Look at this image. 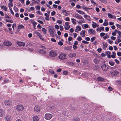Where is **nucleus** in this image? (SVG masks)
Instances as JSON below:
<instances>
[{
  "label": "nucleus",
  "instance_id": "obj_9",
  "mask_svg": "<svg viewBox=\"0 0 121 121\" xmlns=\"http://www.w3.org/2000/svg\"><path fill=\"white\" fill-rule=\"evenodd\" d=\"M3 44L5 46H11L12 44V43L10 42L7 41L4 42Z\"/></svg>",
  "mask_w": 121,
  "mask_h": 121
},
{
  "label": "nucleus",
  "instance_id": "obj_26",
  "mask_svg": "<svg viewBox=\"0 0 121 121\" xmlns=\"http://www.w3.org/2000/svg\"><path fill=\"white\" fill-rule=\"evenodd\" d=\"M13 10L15 12H17L18 11V9L15 5L14 6Z\"/></svg>",
  "mask_w": 121,
  "mask_h": 121
},
{
  "label": "nucleus",
  "instance_id": "obj_25",
  "mask_svg": "<svg viewBox=\"0 0 121 121\" xmlns=\"http://www.w3.org/2000/svg\"><path fill=\"white\" fill-rule=\"evenodd\" d=\"M97 79L98 81L101 82H102L104 80V78H101L100 77H98L97 78Z\"/></svg>",
  "mask_w": 121,
  "mask_h": 121
},
{
  "label": "nucleus",
  "instance_id": "obj_54",
  "mask_svg": "<svg viewBox=\"0 0 121 121\" xmlns=\"http://www.w3.org/2000/svg\"><path fill=\"white\" fill-rule=\"evenodd\" d=\"M116 26L119 28L120 29L121 28V26L118 24H116Z\"/></svg>",
  "mask_w": 121,
  "mask_h": 121
},
{
  "label": "nucleus",
  "instance_id": "obj_6",
  "mask_svg": "<svg viewBox=\"0 0 121 121\" xmlns=\"http://www.w3.org/2000/svg\"><path fill=\"white\" fill-rule=\"evenodd\" d=\"M40 108L39 106L36 105L34 108V110L35 112H39L40 111Z\"/></svg>",
  "mask_w": 121,
  "mask_h": 121
},
{
  "label": "nucleus",
  "instance_id": "obj_61",
  "mask_svg": "<svg viewBox=\"0 0 121 121\" xmlns=\"http://www.w3.org/2000/svg\"><path fill=\"white\" fill-rule=\"evenodd\" d=\"M92 26L93 28H95L96 27V23H95L94 24H93L92 25Z\"/></svg>",
  "mask_w": 121,
  "mask_h": 121
},
{
  "label": "nucleus",
  "instance_id": "obj_39",
  "mask_svg": "<svg viewBox=\"0 0 121 121\" xmlns=\"http://www.w3.org/2000/svg\"><path fill=\"white\" fill-rule=\"evenodd\" d=\"M106 36L103 37V38L105 39H106L107 38H109V36L107 34H105Z\"/></svg>",
  "mask_w": 121,
  "mask_h": 121
},
{
  "label": "nucleus",
  "instance_id": "obj_50",
  "mask_svg": "<svg viewBox=\"0 0 121 121\" xmlns=\"http://www.w3.org/2000/svg\"><path fill=\"white\" fill-rule=\"evenodd\" d=\"M108 24V22H105L103 24V25L104 26H106Z\"/></svg>",
  "mask_w": 121,
  "mask_h": 121
},
{
  "label": "nucleus",
  "instance_id": "obj_49",
  "mask_svg": "<svg viewBox=\"0 0 121 121\" xmlns=\"http://www.w3.org/2000/svg\"><path fill=\"white\" fill-rule=\"evenodd\" d=\"M73 47L74 50H76L78 48V47L77 46H76V45H74V44L73 46Z\"/></svg>",
  "mask_w": 121,
  "mask_h": 121
},
{
  "label": "nucleus",
  "instance_id": "obj_36",
  "mask_svg": "<svg viewBox=\"0 0 121 121\" xmlns=\"http://www.w3.org/2000/svg\"><path fill=\"white\" fill-rule=\"evenodd\" d=\"M8 6L9 7L11 8L13 7V5L12 2L9 3L8 4Z\"/></svg>",
  "mask_w": 121,
  "mask_h": 121
},
{
  "label": "nucleus",
  "instance_id": "obj_7",
  "mask_svg": "<svg viewBox=\"0 0 121 121\" xmlns=\"http://www.w3.org/2000/svg\"><path fill=\"white\" fill-rule=\"evenodd\" d=\"M4 104L5 105L9 106L12 105V102L10 100H6L4 101Z\"/></svg>",
  "mask_w": 121,
  "mask_h": 121
},
{
  "label": "nucleus",
  "instance_id": "obj_47",
  "mask_svg": "<svg viewBox=\"0 0 121 121\" xmlns=\"http://www.w3.org/2000/svg\"><path fill=\"white\" fill-rule=\"evenodd\" d=\"M107 42L111 44L113 42L112 40H111L110 39H109L107 40Z\"/></svg>",
  "mask_w": 121,
  "mask_h": 121
},
{
  "label": "nucleus",
  "instance_id": "obj_32",
  "mask_svg": "<svg viewBox=\"0 0 121 121\" xmlns=\"http://www.w3.org/2000/svg\"><path fill=\"white\" fill-rule=\"evenodd\" d=\"M76 29L78 31H80L81 30V27L79 26H77L76 27Z\"/></svg>",
  "mask_w": 121,
  "mask_h": 121
},
{
  "label": "nucleus",
  "instance_id": "obj_35",
  "mask_svg": "<svg viewBox=\"0 0 121 121\" xmlns=\"http://www.w3.org/2000/svg\"><path fill=\"white\" fill-rule=\"evenodd\" d=\"M72 19V22L73 24H75L76 23V20L74 18H73Z\"/></svg>",
  "mask_w": 121,
  "mask_h": 121
},
{
  "label": "nucleus",
  "instance_id": "obj_21",
  "mask_svg": "<svg viewBox=\"0 0 121 121\" xmlns=\"http://www.w3.org/2000/svg\"><path fill=\"white\" fill-rule=\"evenodd\" d=\"M31 23L33 24V27H35V26L37 24V23L33 20H31Z\"/></svg>",
  "mask_w": 121,
  "mask_h": 121
},
{
  "label": "nucleus",
  "instance_id": "obj_13",
  "mask_svg": "<svg viewBox=\"0 0 121 121\" xmlns=\"http://www.w3.org/2000/svg\"><path fill=\"white\" fill-rule=\"evenodd\" d=\"M69 57L72 58L76 56V54L75 53L71 52L68 55Z\"/></svg>",
  "mask_w": 121,
  "mask_h": 121
},
{
  "label": "nucleus",
  "instance_id": "obj_22",
  "mask_svg": "<svg viewBox=\"0 0 121 121\" xmlns=\"http://www.w3.org/2000/svg\"><path fill=\"white\" fill-rule=\"evenodd\" d=\"M4 114V112L2 109H0V116L2 117Z\"/></svg>",
  "mask_w": 121,
  "mask_h": 121
},
{
  "label": "nucleus",
  "instance_id": "obj_64",
  "mask_svg": "<svg viewBox=\"0 0 121 121\" xmlns=\"http://www.w3.org/2000/svg\"><path fill=\"white\" fill-rule=\"evenodd\" d=\"M117 55L119 56H121V52H118L117 53Z\"/></svg>",
  "mask_w": 121,
  "mask_h": 121
},
{
  "label": "nucleus",
  "instance_id": "obj_27",
  "mask_svg": "<svg viewBox=\"0 0 121 121\" xmlns=\"http://www.w3.org/2000/svg\"><path fill=\"white\" fill-rule=\"evenodd\" d=\"M118 72L117 71H115L111 73V74L112 75H114L115 74H117L118 73Z\"/></svg>",
  "mask_w": 121,
  "mask_h": 121
},
{
  "label": "nucleus",
  "instance_id": "obj_56",
  "mask_svg": "<svg viewBox=\"0 0 121 121\" xmlns=\"http://www.w3.org/2000/svg\"><path fill=\"white\" fill-rule=\"evenodd\" d=\"M69 63L70 65H71L73 66H74V64L72 62H69Z\"/></svg>",
  "mask_w": 121,
  "mask_h": 121
},
{
  "label": "nucleus",
  "instance_id": "obj_3",
  "mask_svg": "<svg viewBox=\"0 0 121 121\" xmlns=\"http://www.w3.org/2000/svg\"><path fill=\"white\" fill-rule=\"evenodd\" d=\"M49 54L50 56L52 57H55L57 55L56 52L53 50L50 51L49 52Z\"/></svg>",
  "mask_w": 121,
  "mask_h": 121
},
{
  "label": "nucleus",
  "instance_id": "obj_52",
  "mask_svg": "<svg viewBox=\"0 0 121 121\" xmlns=\"http://www.w3.org/2000/svg\"><path fill=\"white\" fill-rule=\"evenodd\" d=\"M38 22L39 23L43 25L44 24L43 23V22L42 21L40 20H37Z\"/></svg>",
  "mask_w": 121,
  "mask_h": 121
},
{
  "label": "nucleus",
  "instance_id": "obj_45",
  "mask_svg": "<svg viewBox=\"0 0 121 121\" xmlns=\"http://www.w3.org/2000/svg\"><path fill=\"white\" fill-rule=\"evenodd\" d=\"M62 13H67V14H68V13H67V12H68V11H66L65 10L63 9V10H62Z\"/></svg>",
  "mask_w": 121,
  "mask_h": 121
},
{
  "label": "nucleus",
  "instance_id": "obj_11",
  "mask_svg": "<svg viewBox=\"0 0 121 121\" xmlns=\"http://www.w3.org/2000/svg\"><path fill=\"white\" fill-rule=\"evenodd\" d=\"M102 69L104 71H107L108 69V66L105 64L102 65L101 66Z\"/></svg>",
  "mask_w": 121,
  "mask_h": 121
},
{
  "label": "nucleus",
  "instance_id": "obj_4",
  "mask_svg": "<svg viewBox=\"0 0 121 121\" xmlns=\"http://www.w3.org/2000/svg\"><path fill=\"white\" fill-rule=\"evenodd\" d=\"M16 108L18 111H21L23 110L24 109V107L22 105H18L17 106Z\"/></svg>",
  "mask_w": 121,
  "mask_h": 121
},
{
  "label": "nucleus",
  "instance_id": "obj_53",
  "mask_svg": "<svg viewBox=\"0 0 121 121\" xmlns=\"http://www.w3.org/2000/svg\"><path fill=\"white\" fill-rule=\"evenodd\" d=\"M55 27L56 29L57 30L59 28V26L57 25H55Z\"/></svg>",
  "mask_w": 121,
  "mask_h": 121
},
{
  "label": "nucleus",
  "instance_id": "obj_37",
  "mask_svg": "<svg viewBox=\"0 0 121 121\" xmlns=\"http://www.w3.org/2000/svg\"><path fill=\"white\" fill-rule=\"evenodd\" d=\"M94 61L95 64H97L99 62V60L96 59H95L94 60Z\"/></svg>",
  "mask_w": 121,
  "mask_h": 121
},
{
  "label": "nucleus",
  "instance_id": "obj_28",
  "mask_svg": "<svg viewBox=\"0 0 121 121\" xmlns=\"http://www.w3.org/2000/svg\"><path fill=\"white\" fill-rule=\"evenodd\" d=\"M77 11L79 13L81 14H84L85 13L80 10H77Z\"/></svg>",
  "mask_w": 121,
  "mask_h": 121
},
{
  "label": "nucleus",
  "instance_id": "obj_17",
  "mask_svg": "<svg viewBox=\"0 0 121 121\" xmlns=\"http://www.w3.org/2000/svg\"><path fill=\"white\" fill-rule=\"evenodd\" d=\"M85 30H82L81 31L80 33V35L82 37H84L85 35Z\"/></svg>",
  "mask_w": 121,
  "mask_h": 121
},
{
  "label": "nucleus",
  "instance_id": "obj_34",
  "mask_svg": "<svg viewBox=\"0 0 121 121\" xmlns=\"http://www.w3.org/2000/svg\"><path fill=\"white\" fill-rule=\"evenodd\" d=\"M70 26H65L64 28L66 30H68L70 28Z\"/></svg>",
  "mask_w": 121,
  "mask_h": 121
},
{
  "label": "nucleus",
  "instance_id": "obj_14",
  "mask_svg": "<svg viewBox=\"0 0 121 121\" xmlns=\"http://www.w3.org/2000/svg\"><path fill=\"white\" fill-rule=\"evenodd\" d=\"M39 119V117L36 116H33V121H38Z\"/></svg>",
  "mask_w": 121,
  "mask_h": 121
},
{
  "label": "nucleus",
  "instance_id": "obj_18",
  "mask_svg": "<svg viewBox=\"0 0 121 121\" xmlns=\"http://www.w3.org/2000/svg\"><path fill=\"white\" fill-rule=\"evenodd\" d=\"M105 53L107 55V56L108 58H109L111 57V52L108 51L106 52H105Z\"/></svg>",
  "mask_w": 121,
  "mask_h": 121
},
{
  "label": "nucleus",
  "instance_id": "obj_51",
  "mask_svg": "<svg viewBox=\"0 0 121 121\" xmlns=\"http://www.w3.org/2000/svg\"><path fill=\"white\" fill-rule=\"evenodd\" d=\"M82 43H83L85 44H88L89 43V42H87L85 40L82 41Z\"/></svg>",
  "mask_w": 121,
  "mask_h": 121
},
{
  "label": "nucleus",
  "instance_id": "obj_41",
  "mask_svg": "<svg viewBox=\"0 0 121 121\" xmlns=\"http://www.w3.org/2000/svg\"><path fill=\"white\" fill-rule=\"evenodd\" d=\"M109 64L111 66H113L114 65V63L112 61H109Z\"/></svg>",
  "mask_w": 121,
  "mask_h": 121
},
{
  "label": "nucleus",
  "instance_id": "obj_16",
  "mask_svg": "<svg viewBox=\"0 0 121 121\" xmlns=\"http://www.w3.org/2000/svg\"><path fill=\"white\" fill-rule=\"evenodd\" d=\"M39 53L41 54H43L46 53V51L42 49H40L39 51Z\"/></svg>",
  "mask_w": 121,
  "mask_h": 121
},
{
  "label": "nucleus",
  "instance_id": "obj_55",
  "mask_svg": "<svg viewBox=\"0 0 121 121\" xmlns=\"http://www.w3.org/2000/svg\"><path fill=\"white\" fill-rule=\"evenodd\" d=\"M40 7L39 6H35L36 9L37 10H40Z\"/></svg>",
  "mask_w": 121,
  "mask_h": 121
},
{
  "label": "nucleus",
  "instance_id": "obj_60",
  "mask_svg": "<svg viewBox=\"0 0 121 121\" xmlns=\"http://www.w3.org/2000/svg\"><path fill=\"white\" fill-rule=\"evenodd\" d=\"M37 27L40 29H41L42 28V26L40 24H38L37 26Z\"/></svg>",
  "mask_w": 121,
  "mask_h": 121
},
{
  "label": "nucleus",
  "instance_id": "obj_43",
  "mask_svg": "<svg viewBox=\"0 0 121 121\" xmlns=\"http://www.w3.org/2000/svg\"><path fill=\"white\" fill-rule=\"evenodd\" d=\"M82 8L85 10H88L89 9V8L84 6H82Z\"/></svg>",
  "mask_w": 121,
  "mask_h": 121
},
{
  "label": "nucleus",
  "instance_id": "obj_42",
  "mask_svg": "<svg viewBox=\"0 0 121 121\" xmlns=\"http://www.w3.org/2000/svg\"><path fill=\"white\" fill-rule=\"evenodd\" d=\"M35 16L34 14H30L29 15V17L30 18H33L35 17Z\"/></svg>",
  "mask_w": 121,
  "mask_h": 121
},
{
  "label": "nucleus",
  "instance_id": "obj_44",
  "mask_svg": "<svg viewBox=\"0 0 121 121\" xmlns=\"http://www.w3.org/2000/svg\"><path fill=\"white\" fill-rule=\"evenodd\" d=\"M95 37H93L91 38V42H93L95 40Z\"/></svg>",
  "mask_w": 121,
  "mask_h": 121
},
{
  "label": "nucleus",
  "instance_id": "obj_57",
  "mask_svg": "<svg viewBox=\"0 0 121 121\" xmlns=\"http://www.w3.org/2000/svg\"><path fill=\"white\" fill-rule=\"evenodd\" d=\"M60 31L62 30L63 29V27L62 26L60 25Z\"/></svg>",
  "mask_w": 121,
  "mask_h": 121
},
{
  "label": "nucleus",
  "instance_id": "obj_62",
  "mask_svg": "<svg viewBox=\"0 0 121 121\" xmlns=\"http://www.w3.org/2000/svg\"><path fill=\"white\" fill-rule=\"evenodd\" d=\"M63 73L64 75H67L68 74V72L66 71H65L63 72Z\"/></svg>",
  "mask_w": 121,
  "mask_h": 121
},
{
  "label": "nucleus",
  "instance_id": "obj_5",
  "mask_svg": "<svg viewBox=\"0 0 121 121\" xmlns=\"http://www.w3.org/2000/svg\"><path fill=\"white\" fill-rule=\"evenodd\" d=\"M52 115L49 113L46 114L44 116V118L47 120H49L52 117Z\"/></svg>",
  "mask_w": 121,
  "mask_h": 121
},
{
  "label": "nucleus",
  "instance_id": "obj_24",
  "mask_svg": "<svg viewBox=\"0 0 121 121\" xmlns=\"http://www.w3.org/2000/svg\"><path fill=\"white\" fill-rule=\"evenodd\" d=\"M112 54L111 55V57L112 58H115L116 56V54L115 52H112Z\"/></svg>",
  "mask_w": 121,
  "mask_h": 121
},
{
  "label": "nucleus",
  "instance_id": "obj_40",
  "mask_svg": "<svg viewBox=\"0 0 121 121\" xmlns=\"http://www.w3.org/2000/svg\"><path fill=\"white\" fill-rule=\"evenodd\" d=\"M6 21L7 22H10L11 23H13V21L11 20L6 19Z\"/></svg>",
  "mask_w": 121,
  "mask_h": 121
},
{
  "label": "nucleus",
  "instance_id": "obj_48",
  "mask_svg": "<svg viewBox=\"0 0 121 121\" xmlns=\"http://www.w3.org/2000/svg\"><path fill=\"white\" fill-rule=\"evenodd\" d=\"M36 13H37L39 14L40 15H43L42 13L40 11H37Z\"/></svg>",
  "mask_w": 121,
  "mask_h": 121
},
{
  "label": "nucleus",
  "instance_id": "obj_33",
  "mask_svg": "<svg viewBox=\"0 0 121 121\" xmlns=\"http://www.w3.org/2000/svg\"><path fill=\"white\" fill-rule=\"evenodd\" d=\"M24 27L23 25H19L18 26V29L24 28Z\"/></svg>",
  "mask_w": 121,
  "mask_h": 121
},
{
  "label": "nucleus",
  "instance_id": "obj_1",
  "mask_svg": "<svg viewBox=\"0 0 121 121\" xmlns=\"http://www.w3.org/2000/svg\"><path fill=\"white\" fill-rule=\"evenodd\" d=\"M48 30L50 33V35L51 36L54 37L55 35H57L56 32L54 28L51 26H50L48 27Z\"/></svg>",
  "mask_w": 121,
  "mask_h": 121
},
{
  "label": "nucleus",
  "instance_id": "obj_2",
  "mask_svg": "<svg viewBox=\"0 0 121 121\" xmlns=\"http://www.w3.org/2000/svg\"><path fill=\"white\" fill-rule=\"evenodd\" d=\"M66 55L65 54L61 53L59 56V57L60 59L63 60L66 58Z\"/></svg>",
  "mask_w": 121,
  "mask_h": 121
},
{
  "label": "nucleus",
  "instance_id": "obj_58",
  "mask_svg": "<svg viewBox=\"0 0 121 121\" xmlns=\"http://www.w3.org/2000/svg\"><path fill=\"white\" fill-rule=\"evenodd\" d=\"M56 14V12L53 11L51 13V14L52 16H53Z\"/></svg>",
  "mask_w": 121,
  "mask_h": 121
},
{
  "label": "nucleus",
  "instance_id": "obj_10",
  "mask_svg": "<svg viewBox=\"0 0 121 121\" xmlns=\"http://www.w3.org/2000/svg\"><path fill=\"white\" fill-rule=\"evenodd\" d=\"M33 33L35 35L38 36L41 39L43 40V39L42 38V35L39 32L35 31Z\"/></svg>",
  "mask_w": 121,
  "mask_h": 121
},
{
  "label": "nucleus",
  "instance_id": "obj_12",
  "mask_svg": "<svg viewBox=\"0 0 121 121\" xmlns=\"http://www.w3.org/2000/svg\"><path fill=\"white\" fill-rule=\"evenodd\" d=\"M88 33L91 35H94L95 34V31L92 29H89L88 30Z\"/></svg>",
  "mask_w": 121,
  "mask_h": 121
},
{
  "label": "nucleus",
  "instance_id": "obj_29",
  "mask_svg": "<svg viewBox=\"0 0 121 121\" xmlns=\"http://www.w3.org/2000/svg\"><path fill=\"white\" fill-rule=\"evenodd\" d=\"M42 30L44 34H45L46 33L47 30L44 28L43 27Z\"/></svg>",
  "mask_w": 121,
  "mask_h": 121
},
{
  "label": "nucleus",
  "instance_id": "obj_23",
  "mask_svg": "<svg viewBox=\"0 0 121 121\" xmlns=\"http://www.w3.org/2000/svg\"><path fill=\"white\" fill-rule=\"evenodd\" d=\"M0 7L1 9L5 11H6L7 10V8L5 6H0Z\"/></svg>",
  "mask_w": 121,
  "mask_h": 121
},
{
  "label": "nucleus",
  "instance_id": "obj_19",
  "mask_svg": "<svg viewBox=\"0 0 121 121\" xmlns=\"http://www.w3.org/2000/svg\"><path fill=\"white\" fill-rule=\"evenodd\" d=\"M5 119L7 121H11V117L9 116H7L5 117Z\"/></svg>",
  "mask_w": 121,
  "mask_h": 121
},
{
  "label": "nucleus",
  "instance_id": "obj_38",
  "mask_svg": "<svg viewBox=\"0 0 121 121\" xmlns=\"http://www.w3.org/2000/svg\"><path fill=\"white\" fill-rule=\"evenodd\" d=\"M108 17L110 18H112L113 17V16L111 14L108 13L107 14Z\"/></svg>",
  "mask_w": 121,
  "mask_h": 121
},
{
  "label": "nucleus",
  "instance_id": "obj_15",
  "mask_svg": "<svg viewBox=\"0 0 121 121\" xmlns=\"http://www.w3.org/2000/svg\"><path fill=\"white\" fill-rule=\"evenodd\" d=\"M18 45L20 47L24 46L25 45V43L21 42H18L17 43Z\"/></svg>",
  "mask_w": 121,
  "mask_h": 121
},
{
  "label": "nucleus",
  "instance_id": "obj_59",
  "mask_svg": "<svg viewBox=\"0 0 121 121\" xmlns=\"http://www.w3.org/2000/svg\"><path fill=\"white\" fill-rule=\"evenodd\" d=\"M105 35V33H104L102 32L100 34V35L101 36H104Z\"/></svg>",
  "mask_w": 121,
  "mask_h": 121
},
{
  "label": "nucleus",
  "instance_id": "obj_30",
  "mask_svg": "<svg viewBox=\"0 0 121 121\" xmlns=\"http://www.w3.org/2000/svg\"><path fill=\"white\" fill-rule=\"evenodd\" d=\"M80 119L78 117H75L73 119V121H79Z\"/></svg>",
  "mask_w": 121,
  "mask_h": 121
},
{
  "label": "nucleus",
  "instance_id": "obj_8",
  "mask_svg": "<svg viewBox=\"0 0 121 121\" xmlns=\"http://www.w3.org/2000/svg\"><path fill=\"white\" fill-rule=\"evenodd\" d=\"M73 16L74 17H75L78 19H82L83 20L84 19V18L82 17L81 15L78 14V13H75L74 15Z\"/></svg>",
  "mask_w": 121,
  "mask_h": 121
},
{
  "label": "nucleus",
  "instance_id": "obj_46",
  "mask_svg": "<svg viewBox=\"0 0 121 121\" xmlns=\"http://www.w3.org/2000/svg\"><path fill=\"white\" fill-rule=\"evenodd\" d=\"M82 39L80 36L78 37L77 39V40L78 41H80Z\"/></svg>",
  "mask_w": 121,
  "mask_h": 121
},
{
  "label": "nucleus",
  "instance_id": "obj_31",
  "mask_svg": "<svg viewBox=\"0 0 121 121\" xmlns=\"http://www.w3.org/2000/svg\"><path fill=\"white\" fill-rule=\"evenodd\" d=\"M102 44L105 48H106L107 47V43H106L103 42Z\"/></svg>",
  "mask_w": 121,
  "mask_h": 121
},
{
  "label": "nucleus",
  "instance_id": "obj_63",
  "mask_svg": "<svg viewBox=\"0 0 121 121\" xmlns=\"http://www.w3.org/2000/svg\"><path fill=\"white\" fill-rule=\"evenodd\" d=\"M49 72L50 73H51L52 74H54V71L52 70H50L49 71Z\"/></svg>",
  "mask_w": 121,
  "mask_h": 121
},
{
  "label": "nucleus",
  "instance_id": "obj_20",
  "mask_svg": "<svg viewBox=\"0 0 121 121\" xmlns=\"http://www.w3.org/2000/svg\"><path fill=\"white\" fill-rule=\"evenodd\" d=\"M44 15L45 16H46V17L45 18V19L47 20H49V15L48 14V13H45Z\"/></svg>",
  "mask_w": 121,
  "mask_h": 121
}]
</instances>
